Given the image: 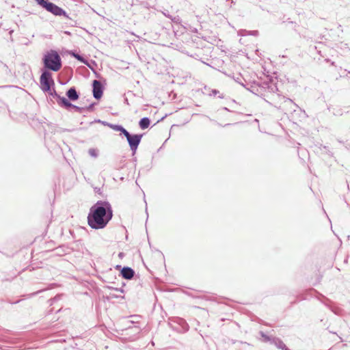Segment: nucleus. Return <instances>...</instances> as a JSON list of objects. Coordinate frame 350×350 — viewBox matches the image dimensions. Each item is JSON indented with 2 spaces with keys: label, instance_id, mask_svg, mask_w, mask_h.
I'll return each instance as SVG.
<instances>
[{
  "label": "nucleus",
  "instance_id": "nucleus-16",
  "mask_svg": "<svg viewBox=\"0 0 350 350\" xmlns=\"http://www.w3.org/2000/svg\"><path fill=\"white\" fill-rule=\"evenodd\" d=\"M271 83L268 81H262V82H258V85H260V91H262V96L264 95V93L267 91V89L269 88V86Z\"/></svg>",
  "mask_w": 350,
  "mask_h": 350
},
{
  "label": "nucleus",
  "instance_id": "nucleus-45",
  "mask_svg": "<svg viewBox=\"0 0 350 350\" xmlns=\"http://www.w3.org/2000/svg\"><path fill=\"white\" fill-rule=\"evenodd\" d=\"M219 98H224L223 94H219Z\"/></svg>",
  "mask_w": 350,
  "mask_h": 350
},
{
  "label": "nucleus",
  "instance_id": "nucleus-35",
  "mask_svg": "<svg viewBox=\"0 0 350 350\" xmlns=\"http://www.w3.org/2000/svg\"><path fill=\"white\" fill-rule=\"evenodd\" d=\"M94 189L96 193H100V188L96 187Z\"/></svg>",
  "mask_w": 350,
  "mask_h": 350
},
{
  "label": "nucleus",
  "instance_id": "nucleus-49",
  "mask_svg": "<svg viewBox=\"0 0 350 350\" xmlns=\"http://www.w3.org/2000/svg\"><path fill=\"white\" fill-rule=\"evenodd\" d=\"M7 86H0V88H6Z\"/></svg>",
  "mask_w": 350,
  "mask_h": 350
},
{
  "label": "nucleus",
  "instance_id": "nucleus-8",
  "mask_svg": "<svg viewBox=\"0 0 350 350\" xmlns=\"http://www.w3.org/2000/svg\"><path fill=\"white\" fill-rule=\"evenodd\" d=\"M92 87L94 98L96 100H100L103 96L105 85L97 80H94L92 82Z\"/></svg>",
  "mask_w": 350,
  "mask_h": 350
},
{
  "label": "nucleus",
  "instance_id": "nucleus-37",
  "mask_svg": "<svg viewBox=\"0 0 350 350\" xmlns=\"http://www.w3.org/2000/svg\"><path fill=\"white\" fill-rule=\"evenodd\" d=\"M298 301H299V299H297L296 300L291 302V305L293 306V304H297L298 302Z\"/></svg>",
  "mask_w": 350,
  "mask_h": 350
},
{
  "label": "nucleus",
  "instance_id": "nucleus-31",
  "mask_svg": "<svg viewBox=\"0 0 350 350\" xmlns=\"http://www.w3.org/2000/svg\"><path fill=\"white\" fill-rule=\"evenodd\" d=\"M70 23H69L71 27H76L77 26V22L74 21L72 18V20H70Z\"/></svg>",
  "mask_w": 350,
  "mask_h": 350
},
{
  "label": "nucleus",
  "instance_id": "nucleus-33",
  "mask_svg": "<svg viewBox=\"0 0 350 350\" xmlns=\"http://www.w3.org/2000/svg\"><path fill=\"white\" fill-rule=\"evenodd\" d=\"M258 34V31L257 30H254V31H252V33H251V35H253V36H257Z\"/></svg>",
  "mask_w": 350,
  "mask_h": 350
},
{
  "label": "nucleus",
  "instance_id": "nucleus-40",
  "mask_svg": "<svg viewBox=\"0 0 350 350\" xmlns=\"http://www.w3.org/2000/svg\"><path fill=\"white\" fill-rule=\"evenodd\" d=\"M222 109L225 110V111H230V110L227 107H222Z\"/></svg>",
  "mask_w": 350,
  "mask_h": 350
},
{
  "label": "nucleus",
  "instance_id": "nucleus-22",
  "mask_svg": "<svg viewBox=\"0 0 350 350\" xmlns=\"http://www.w3.org/2000/svg\"><path fill=\"white\" fill-rule=\"evenodd\" d=\"M234 80L238 83L239 84H240L241 85H242L243 87L245 88V84L242 82V76L239 74L237 77H233Z\"/></svg>",
  "mask_w": 350,
  "mask_h": 350
},
{
  "label": "nucleus",
  "instance_id": "nucleus-1",
  "mask_svg": "<svg viewBox=\"0 0 350 350\" xmlns=\"http://www.w3.org/2000/svg\"><path fill=\"white\" fill-rule=\"evenodd\" d=\"M113 217V209L107 200H98L90 208L87 220L89 226L94 230L105 228Z\"/></svg>",
  "mask_w": 350,
  "mask_h": 350
},
{
  "label": "nucleus",
  "instance_id": "nucleus-23",
  "mask_svg": "<svg viewBox=\"0 0 350 350\" xmlns=\"http://www.w3.org/2000/svg\"><path fill=\"white\" fill-rule=\"evenodd\" d=\"M332 113L334 116H342L343 114V111L342 109H333Z\"/></svg>",
  "mask_w": 350,
  "mask_h": 350
},
{
  "label": "nucleus",
  "instance_id": "nucleus-25",
  "mask_svg": "<svg viewBox=\"0 0 350 350\" xmlns=\"http://www.w3.org/2000/svg\"><path fill=\"white\" fill-rule=\"evenodd\" d=\"M42 291H43V290L37 291L31 293L30 294L25 295H23V297H28L31 298V297L38 295L39 293H40Z\"/></svg>",
  "mask_w": 350,
  "mask_h": 350
},
{
  "label": "nucleus",
  "instance_id": "nucleus-32",
  "mask_svg": "<svg viewBox=\"0 0 350 350\" xmlns=\"http://www.w3.org/2000/svg\"><path fill=\"white\" fill-rule=\"evenodd\" d=\"M297 299L304 300L306 299L305 296L299 295L297 296Z\"/></svg>",
  "mask_w": 350,
  "mask_h": 350
},
{
  "label": "nucleus",
  "instance_id": "nucleus-29",
  "mask_svg": "<svg viewBox=\"0 0 350 350\" xmlns=\"http://www.w3.org/2000/svg\"><path fill=\"white\" fill-rule=\"evenodd\" d=\"M107 288H108L109 289H113V290H115V291H120V292H121V293H124V289L122 288H122H113V287H112V286H107Z\"/></svg>",
  "mask_w": 350,
  "mask_h": 350
},
{
  "label": "nucleus",
  "instance_id": "nucleus-38",
  "mask_svg": "<svg viewBox=\"0 0 350 350\" xmlns=\"http://www.w3.org/2000/svg\"><path fill=\"white\" fill-rule=\"evenodd\" d=\"M53 308L50 309L48 312H47V314H46V316H49V314H51L52 312H53Z\"/></svg>",
  "mask_w": 350,
  "mask_h": 350
},
{
  "label": "nucleus",
  "instance_id": "nucleus-2",
  "mask_svg": "<svg viewBox=\"0 0 350 350\" xmlns=\"http://www.w3.org/2000/svg\"><path fill=\"white\" fill-rule=\"evenodd\" d=\"M42 68H40L41 75L47 72L53 79L52 73L50 71L57 72L62 66V58L57 51L51 49L44 53L42 58Z\"/></svg>",
  "mask_w": 350,
  "mask_h": 350
},
{
  "label": "nucleus",
  "instance_id": "nucleus-41",
  "mask_svg": "<svg viewBox=\"0 0 350 350\" xmlns=\"http://www.w3.org/2000/svg\"><path fill=\"white\" fill-rule=\"evenodd\" d=\"M146 213L147 218H148V208H147V204L146 205Z\"/></svg>",
  "mask_w": 350,
  "mask_h": 350
},
{
  "label": "nucleus",
  "instance_id": "nucleus-43",
  "mask_svg": "<svg viewBox=\"0 0 350 350\" xmlns=\"http://www.w3.org/2000/svg\"><path fill=\"white\" fill-rule=\"evenodd\" d=\"M282 350H291V349L286 345Z\"/></svg>",
  "mask_w": 350,
  "mask_h": 350
},
{
  "label": "nucleus",
  "instance_id": "nucleus-18",
  "mask_svg": "<svg viewBox=\"0 0 350 350\" xmlns=\"http://www.w3.org/2000/svg\"><path fill=\"white\" fill-rule=\"evenodd\" d=\"M98 150L96 148H91L88 150V154L94 158H97L98 157Z\"/></svg>",
  "mask_w": 350,
  "mask_h": 350
},
{
  "label": "nucleus",
  "instance_id": "nucleus-15",
  "mask_svg": "<svg viewBox=\"0 0 350 350\" xmlns=\"http://www.w3.org/2000/svg\"><path fill=\"white\" fill-rule=\"evenodd\" d=\"M270 344L275 345L278 349L282 350L286 345L280 338L273 336Z\"/></svg>",
  "mask_w": 350,
  "mask_h": 350
},
{
  "label": "nucleus",
  "instance_id": "nucleus-3",
  "mask_svg": "<svg viewBox=\"0 0 350 350\" xmlns=\"http://www.w3.org/2000/svg\"><path fill=\"white\" fill-rule=\"evenodd\" d=\"M55 82L53 79H51L50 75L46 72L41 75L40 77V88L49 96L55 99L58 105L61 107L66 100L65 96H60L54 88Z\"/></svg>",
  "mask_w": 350,
  "mask_h": 350
},
{
  "label": "nucleus",
  "instance_id": "nucleus-30",
  "mask_svg": "<svg viewBox=\"0 0 350 350\" xmlns=\"http://www.w3.org/2000/svg\"><path fill=\"white\" fill-rule=\"evenodd\" d=\"M94 73V75H96V77H99V74L98 72H96V71H94V68L92 67V65L90 64L88 62V65H87Z\"/></svg>",
  "mask_w": 350,
  "mask_h": 350
},
{
  "label": "nucleus",
  "instance_id": "nucleus-5",
  "mask_svg": "<svg viewBox=\"0 0 350 350\" xmlns=\"http://www.w3.org/2000/svg\"><path fill=\"white\" fill-rule=\"evenodd\" d=\"M144 135V133H131L127 131L126 133L124 135L126 139L133 155L136 154L138 146L141 143Z\"/></svg>",
  "mask_w": 350,
  "mask_h": 350
},
{
  "label": "nucleus",
  "instance_id": "nucleus-44",
  "mask_svg": "<svg viewBox=\"0 0 350 350\" xmlns=\"http://www.w3.org/2000/svg\"><path fill=\"white\" fill-rule=\"evenodd\" d=\"M167 18H170V16H172V15H170V14H164Z\"/></svg>",
  "mask_w": 350,
  "mask_h": 350
},
{
  "label": "nucleus",
  "instance_id": "nucleus-13",
  "mask_svg": "<svg viewBox=\"0 0 350 350\" xmlns=\"http://www.w3.org/2000/svg\"><path fill=\"white\" fill-rule=\"evenodd\" d=\"M151 124V120L148 117L141 118L138 122L139 128L142 130L148 129Z\"/></svg>",
  "mask_w": 350,
  "mask_h": 350
},
{
  "label": "nucleus",
  "instance_id": "nucleus-36",
  "mask_svg": "<svg viewBox=\"0 0 350 350\" xmlns=\"http://www.w3.org/2000/svg\"><path fill=\"white\" fill-rule=\"evenodd\" d=\"M21 301V300H16L15 301L10 302L11 304H18Z\"/></svg>",
  "mask_w": 350,
  "mask_h": 350
},
{
  "label": "nucleus",
  "instance_id": "nucleus-6",
  "mask_svg": "<svg viewBox=\"0 0 350 350\" xmlns=\"http://www.w3.org/2000/svg\"><path fill=\"white\" fill-rule=\"evenodd\" d=\"M318 294L317 299L320 301L323 304H324L327 308H328L334 314L336 315H341L342 312V310L338 307L334 301H332L329 298L326 297L323 294L319 292H317Z\"/></svg>",
  "mask_w": 350,
  "mask_h": 350
},
{
  "label": "nucleus",
  "instance_id": "nucleus-17",
  "mask_svg": "<svg viewBox=\"0 0 350 350\" xmlns=\"http://www.w3.org/2000/svg\"><path fill=\"white\" fill-rule=\"evenodd\" d=\"M259 334L260 336L263 338V340L266 342H271L272 338H273V336H269L267 335V334H265L264 332L262 331H260L259 332Z\"/></svg>",
  "mask_w": 350,
  "mask_h": 350
},
{
  "label": "nucleus",
  "instance_id": "nucleus-47",
  "mask_svg": "<svg viewBox=\"0 0 350 350\" xmlns=\"http://www.w3.org/2000/svg\"><path fill=\"white\" fill-rule=\"evenodd\" d=\"M164 118H165V117H162V118H161V119H160L158 122L161 121L162 120H163V119H164Z\"/></svg>",
  "mask_w": 350,
  "mask_h": 350
},
{
  "label": "nucleus",
  "instance_id": "nucleus-7",
  "mask_svg": "<svg viewBox=\"0 0 350 350\" xmlns=\"http://www.w3.org/2000/svg\"><path fill=\"white\" fill-rule=\"evenodd\" d=\"M115 269L120 271L119 275L126 280L132 279L135 273V270L128 266L122 267L120 265H117Z\"/></svg>",
  "mask_w": 350,
  "mask_h": 350
},
{
  "label": "nucleus",
  "instance_id": "nucleus-11",
  "mask_svg": "<svg viewBox=\"0 0 350 350\" xmlns=\"http://www.w3.org/2000/svg\"><path fill=\"white\" fill-rule=\"evenodd\" d=\"M245 88L256 95L262 96V91L257 81H254L250 88Z\"/></svg>",
  "mask_w": 350,
  "mask_h": 350
},
{
  "label": "nucleus",
  "instance_id": "nucleus-46",
  "mask_svg": "<svg viewBox=\"0 0 350 350\" xmlns=\"http://www.w3.org/2000/svg\"><path fill=\"white\" fill-rule=\"evenodd\" d=\"M142 5H144L145 6H146L147 3H146V2H144V1H143V2L142 3Z\"/></svg>",
  "mask_w": 350,
  "mask_h": 350
},
{
  "label": "nucleus",
  "instance_id": "nucleus-27",
  "mask_svg": "<svg viewBox=\"0 0 350 350\" xmlns=\"http://www.w3.org/2000/svg\"><path fill=\"white\" fill-rule=\"evenodd\" d=\"M218 94H219V90H216V89H213L211 90V92L208 94L209 96H215L216 95H217Z\"/></svg>",
  "mask_w": 350,
  "mask_h": 350
},
{
  "label": "nucleus",
  "instance_id": "nucleus-4",
  "mask_svg": "<svg viewBox=\"0 0 350 350\" xmlns=\"http://www.w3.org/2000/svg\"><path fill=\"white\" fill-rule=\"evenodd\" d=\"M37 5L40 8L44 9L48 12H50L55 16L64 17L68 20H72V18L69 16L68 13L62 8L58 6L53 2L49 0H34Z\"/></svg>",
  "mask_w": 350,
  "mask_h": 350
},
{
  "label": "nucleus",
  "instance_id": "nucleus-50",
  "mask_svg": "<svg viewBox=\"0 0 350 350\" xmlns=\"http://www.w3.org/2000/svg\"><path fill=\"white\" fill-rule=\"evenodd\" d=\"M167 139L165 140V142L163 143V146L165 144V142H167Z\"/></svg>",
  "mask_w": 350,
  "mask_h": 350
},
{
  "label": "nucleus",
  "instance_id": "nucleus-19",
  "mask_svg": "<svg viewBox=\"0 0 350 350\" xmlns=\"http://www.w3.org/2000/svg\"><path fill=\"white\" fill-rule=\"evenodd\" d=\"M97 105L96 103L92 102L89 105L83 107L84 112L85 111H93L94 110L95 106Z\"/></svg>",
  "mask_w": 350,
  "mask_h": 350
},
{
  "label": "nucleus",
  "instance_id": "nucleus-42",
  "mask_svg": "<svg viewBox=\"0 0 350 350\" xmlns=\"http://www.w3.org/2000/svg\"><path fill=\"white\" fill-rule=\"evenodd\" d=\"M91 64L93 65H96V63L94 60H91Z\"/></svg>",
  "mask_w": 350,
  "mask_h": 350
},
{
  "label": "nucleus",
  "instance_id": "nucleus-26",
  "mask_svg": "<svg viewBox=\"0 0 350 350\" xmlns=\"http://www.w3.org/2000/svg\"><path fill=\"white\" fill-rule=\"evenodd\" d=\"M94 122H98V123H100L101 124L104 125V126H107L109 127V125L110 124L109 122H106V121H103V120H101L100 119H96L94 121Z\"/></svg>",
  "mask_w": 350,
  "mask_h": 350
},
{
  "label": "nucleus",
  "instance_id": "nucleus-48",
  "mask_svg": "<svg viewBox=\"0 0 350 350\" xmlns=\"http://www.w3.org/2000/svg\"><path fill=\"white\" fill-rule=\"evenodd\" d=\"M229 125H230V124H226L224 125V126H229Z\"/></svg>",
  "mask_w": 350,
  "mask_h": 350
},
{
  "label": "nucleus",
  "instance_id": "nucleus-28",
  "mask_svg": "<svg viewBox=\"0 0 350 350\" xmlns=\"http://www.w3.org/2000/svg\"><path fill=\"white\" fill-rule=\"evenodd\" d=\"M283 23H288L289 24H291L293 25V28L295 29L296 23L293 21H291L289 18H288L286 21H284Z\"/></svg>",
  "mask_w": 350,
  "mask_h": 350
},
{
  "label": "nucleus",
  "instance_id": "nucleus-10",
  "mask_svg": "<svg viewBox=\"0 0 350 350\" xmlns=\"http://www.w3.org/2000/svg\"><path fill=\"white\" fill-rule=\"evenodd\" d=\"M66 96L69 102H75L79 98L80 93L77 90L76 87L72 86L66 90Z\"/></svg>",
  "mask_w": 350,
  "mask_h": 350
},
{
  "label": "nucleus",
  "instance_id": "nucleus-24",
  "mask_svg": "<svg viewBox=\"0 0 350 350\" xmlns=\"http://www.w3.org/2000/svg\"><path fill=\"white\" fill-rule=\"evenodd\" d=\"M171 21L176 24H179L181 22V19L178 16H170Z\"/></svg>",
  "mask_w": 350,
  "mask_h": 350
},
{
  "label": "nucleus",
  "instance_id": "nucleus-14",
  "mask_svg": "<svg viewBox=\"0 0 350 350\" xmlns=\"http://www.w3.org/2000/svg\"><path fill=\"white\" fill-rule=\"evenodd\" d=\"M69 54L70 55V56H72V57H75L76 59H77L80 62H81L85 65H88L87 59L83 55L79 54L76 51H73V50L70 51Z\"/></svg>",
  "mask_w": 350,
  "mask_h": 350
},
{
  "label": "nucleus",
  "instance_id": "nucleus-12",
  "mask_svg": "<svg viewBox=\"0 0 350 350\" xmlns=\"http://www.w3.org/2000/svg\"><path fill=\"white\" fill-rule=\"evenodd\" d=\"M109 127L115 131L120 132V135H124L128 131L122 124L110 123Z\"/></svg>",
  "mask_w": 350,
  "mask_h": 350
},
{
  "label": "nucleus",
  "instance_id": "nucleus-9",
  "mask_svg": "<svg viewBox=\"0 0 350 350\" xmlns=\"http://www.w3.org/2000/svg\"><path fill=\"white\" fill-rule=\"evenodd\" d=\"M64 103L61 106L62 108L67 110L69 112H77L79 113H82L84 112V108L83 107H79L77 105H75L72 104L71 102H69L67 98L66 100H64Z\"/></svg>",
  "mask_w": 350,
  "mask_h": 350
},
{
  "label": "nucleus",
  "instance_id": "nucleus-21",
  "mask_svg": "<svg viewBox=\"0 0 350 350\" xmlns=\"http://www.w3.org/2000/svg\"><path fill=\"white\" fill-rule=\"evenodd\" d=\"M276 91H278L277 85L275 84L270 83L267 92H275Z\"/></svg>",
  "mask_w": 350,
  "mask_h": 350
},
{
  "label": "nucleus",
  "instance_id": "nucleus-34",
  "mask_svg": "<svg viewBox=\"0 0 350 350\" xmlns=\"http://www.w3.org/2000/svg\"><path fill=\"white\" fill-rule=\"evenodd\" d=\"M124 252H120L118 254V257L120 258H122L124 256Z\"/></svg>",
  "mask_w": 350,
  "mask_h": 350
},
{
  "label": "nucleus",
  "instance_id": "nucleus-39",
  "mask_svg": "<svg viewBox=\"0 0 350 350\" xmlns=\"http://www.w3.org/2000/svg\"><path fill=\"white\" fill-rule=\"evenodd\" d=\"M124 103L127 104V105H129V100H128V98H124Z\"/></svg>",
  "mask_w": 350,
  "mask_h": 350
},
{
  "label": "nucleus",
  "instance_id": "nucleus-20",
  "mask_svg": "<svg viewBox=\"0 0 350 350\" xmlns=\"http://www.w3.org/2000/svg\"><path fill=\"white\" fill-rule=\"evenodd\" d=\"M62 297V295H56L54 297L50 299L49 301L50 302V305H53L56 301L59 300Z\"/></svg>",
  "mask_w": 350,
  "mask_h": 350
}]
</instances>
